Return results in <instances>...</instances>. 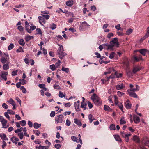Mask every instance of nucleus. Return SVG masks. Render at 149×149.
<instances>
[{
    "instance_id": "nucleus-1",
    "label": "nucleus",
    "mask_w": 149,
    "mask_h": 149,
    "mask_svg": "<svg viewBox=\"0 0 149 149\" xmlns=\"http://www.w3.org/2000/svg\"><path fill=\"white\" fill-rule=\"evenodd\" d=\"M4 56H2L0 59L1 62L3 63H10L9 56L8 54L4 53Z\"/></svg>"
},
{
    "instance_id": "nucleus-2",
    "label": "nucleus",
    "mask_w": 149,
    "mask_h": 149,
    "mask_svg": "<svg viewBox=\"0 0 149 149\" xmlns=\"http://www.w3.org/2000/svg\"><path fill=\"white\" fill-rule=\"evenodd\" d=\"M60 46L57 50V53L60 59H62L65 56V53L62 51L63 46L59 45Z\"/></svg>"
},
{
    "instance_id": "nucleus-3",
    "label": "nucleus",
    "mask_w": 149,
    "mask_h": 149,
    "mask_svg": "<svg viewBox=\"0 0 149 149\" xmlns=\"http://www.w3.org/2000/svg\"><path fill=\"white\" fill-rule=\"evenodd\" d=\"M103 45L104 48L107 50H110L111 51H113L115 49L114 48V45L113 44H108L105 43L102 44Z\"/></svg>"
},
{
    "instance_id": "nucleus-4",
    "label": "nucleus",
    "mask_w": 149,
    "mask_h": 149,
    "mask_svg": "<svg viewBox=\"0 0 149 149\" xmlns=\"http://www.w3.org/2000/svg\"><path fill=\"white\" fill-rule=\"evenodd\" d=\"M90 25L88 24L86 22H83L79 27V29L81 31H84L85 29L89 27Z\"/></svg>"
},
{
    "instance_id": "nucleus-5",
    "label": "nucleus",
    "mask_w": 149,
    "mask_h": 149,
    "mask_svg": "<svg viewBox=\"0 0 149 149\" xmlns=\"http://www.w3.org/2000/svg\"><path fill=\"white\" fill-rule=\"evenodd\" d=\"M8 73L7 72H5L4 71H1L0 74V76L2 78V80H3L5 81L7 80V76L8 75Z\"/></svg>"
},
{
    "instance_id": "nucleus-6",
    "label": "nucleus",
    "mask_w": 149,
    "mask_h": 149,
    "mask_svg": "<svg viewBox=\"0 0 149 149\" xmlns=\"http://www.w3.org/2000/svg\"><path fill=\"white\" fill-rule=\"evenodd\" d=\"M63 117L62 115H60L55 117V122L56 123H61L63 120Z\"/></svg>"
},
{
    "instance_id": "nucleus-7",
    "label": "nucleus",
    "mask_w": 149,
    "mask_h": 149,
    "mask_svg": "<svg viewBox=\"0 0 149 149\" xmlns=\"http://www.w3.org/2000/svg\"><path fill=\"white\" fill-rule=\"evenodd\" d=\"M118 41V40L117 38L116 37L114 38L113 40L110 41V44H113L114 45V44H115L116 47H117L119 45V43L117 42Z\"/></svg>"
},
{
    "instance_id": "nucleus-8",
    "label": "nucleus",
    "mask_w": 149,
    "mask_h": 149,
    "mask_svg": "<svg viewBox=\"0 0 149 149\" xmlns=\"http://www.w3.org/2000/svg\"><path fill=\"white\" fill-rule=\"evenodd\" d=\"M79 103L80 101L78 100L77 102H75L74 104L76 110L77 111H80L79 107Z\"/></svg>"
},
{
    "instance_id": "nucleus-9",
    "label": "nucleus",
    "mask_w": 149,
    "mask_h": 149,
    "mask_svg": "<svg viewBox=\"0 0 149 149\" xmlns=\"http://www.w3.org/2000/svg\"><path fill=\"white\" fill-rule=\"evenodd\" d=\"M116 88L117 90H120L124 88H125V86L123 83H121L120 85L118 84L116 85Z\"/></svg>"
},
{
    "instance_id": "nucleus-10",
    "label": "nucleus",
    "mask_w": 149,
    "mask_h": 149,
    "mask_svg": "<svg viewBox=\"0 0 149 149\" xmlns=\"http://www.w3.org/2000/svg\"><path fill=\"white\" fill-rule=\"evenodd\" d=\"M127 92H128V94L130 96L135 98H137V95L134 92L130 91L128 90H127Z\"/></svg>"
},
{
    "instance_id": "nucleus-11",
    "label": "nucleus",
    "mask_w": 149,
    "mask_h": 149,
    "mask_svg": "<svg viewBox=\"0 0 149 149\" xmlns=\"http://www.w3.org/2000/svg\"><path fill=\"white\" fill-rule=\"evenodd\" d=\"M38 18L39 19V22L41 24L43 25V24H42V22L44 24H45L46 22V21L45 20L44 17L42 16H39L38 17Z\"/></svg>"
},
{
    "instance_id": "nucleus-12",
    "label": "nucleus",
    "mask_w": 149,
    "mask_h": 149,
    "mask_svg": "<svg viewBox=\"0 0 149 149\" xmlns=\"http://www.w3.org/2000/svg\"><path fill=\"white\" fill-rule=\"evenodd\" d=\"M125 107L127 109H130L131 107V104L128 100H127L125 102Z\"/></svg>"
},
{
    "instance_id": "nucleus-13",
    "label": "nucleus",
    "mask_w": 149,
    "mask_h": 149,
    "mask_svg": "<svg viewBox=\"0 0 149 149\" xmlns=\"http://www.w3.org/2000/svg\"><path fill=\"white\" fill-rule=\"evenodd\" d=\"M138 51L144 56L145 55L146 53L147 52H149V51H148L147 49H139L138 50Z\"/></svg>"
},
{
    "instance_id": "nucleus-14",
    "label": "nucleus",
    "mask_w": 149,
    "mask_h": 149,
    "mask_svg": "<svg viewBox=\"0 0 149 149\" xmlns=\"http://www.w3.org/2000/svg\"><path fill=\"white\" fill-rule=\"evenodd\" d=\"M1 124L2 125V128H6L8 127V125H6L7 121L6 120L4 119L3 121H2Z\"/></svg>"
},
{
    "instance_id": "nucleus-15",
    "label": "nucleus",
    "mask_w": 149,
    "mask_h": 149,
    "mask_svg": "<svg viewBox=\"0 0 149 149\" xmlns=\"http://www.w3.org/2000/svg\"><path fill=\"white\" fill-rule=\"evenodd\" d=\"M99 98L98 96L96 94L94 93L91 96V99L94 102Z\"/></svg>"
},
{
    "instance_id": "nucleus-16",
    "label": "nucleus",
    "mask_w": 149,
    "mask_h": 149,
    "mask_svg": "<svg viewBox=\"0 0 149 149\" xmlns=\"http://www.w3.org/2000/svg\"><path fill=\"white\" fill-rule=\"evenodd\" d=\"M115 103L116 105H117L118 106V107L121 110L122 112L123 111V106L121 103L120 102H115Z\"/></svg>"
},
{
    "instance_id": "nucleus-17",
    "label": "nucleus",
    "mask_w": 149,
    "mask_h": 149,
    "mask_svg": "<svg viewBox=\"0 0 149 149\" xmlns=\"http://www.w3.org/2000/svg\"><path fill=\"white\" fill-rule=\"evenodd\" d=\"M0 137L3 140H8V138L6 137V135L3 133L0 134Z\"/></svg>"
},
{
    "instance_id": "nucleus-18",
    "label": "nucleus",
    "mask_w": 149,
    "mask_h": 149,
    "mask_svg": "<svg viewBox=\"0 0 149 149\" xmlns=\"http://www.w3.org/2000/svg\"><path fill=\"white\" fill-rule=\"evenodd\" d=\"M133 120L134 122L136 124L140 122L139 118L136 115L134 116Z\"/></svg>"
},
{
    "instance_id": "nucleus-19",
    "label": "nucleus",
    "mask_w": 149,
    "mask_h": 149,
    "mask_svg": "<svg viewBox=\"0 0 149 149\" xmlns=\"http://www.w3.org/2000/svg\"><path fill=\"white\" fill-rule=\"evenodd\" d=\"M74 4V1L72 0H69L66 2V5L69 7H71Z\"/></svg>"
},
{
    "instance_id": "nucleus-20",
    "label": "nucleus",
    "mask_w": 149,
    "mask_h": 149,
    "mask_svg": "<svg viewBox=\"0 0 149 149\" xmlns=\"http://www.w3.org/2000/svg\"><path fill=\"white\" fill-rule=\"evenodd\" d=\"M134 59L137 62L139 61L142 59V56L140 55H139L137 56H134Z\"/></svg>"
},
{
    "instance_id": "nucleus-21",
    "label": "nucleus",
    "mask_w": 149,
    "mask_h": 149,
    "mask_svg": "<svg viewBox=\"0 0 149 149\" xmlns=\"http://www.w3.org/2000/svg\"><path fill=\"white\" fill-rule=\"evenodd\" d=\"M142 143L144 145L149 147V140H146L145 139H143L142 140Z\"/></svg>"
},
{
    "instance_id": "nucleus-22",
    "label": "nucleus",
    "mask_w": 149,
    "mask_h": 149,
    "mask_svg": "<svg viewBox=\"0 0 149 149\" xmlns=\"http://www.w3.org/2000/svg\"><path fill=\"white\" fill-rule=\"evenodd\" d=\"M11 141L16 144L17 143V141H19V139L15 136H13L11 138Z\"/></svg>"
},
{
    "instance_id": "nucleus-23",
    "label": "nucleus",
    "mask_w": 149,
    "mask_h": 149,
    "mask_svg": "<svg viewBox=\"0 0 149 149\" xmlns=\"http://www.w3.org/2000/svg\"><path fill=\"white\" fill-rule=\"evenodd\" d=\"M141 68L139 66H136L134 68L133 70V72L135 74L137 72L141 70Z\"/></svg>"
},
{
    "instance_id": "nucleus-24",
    "label": "nucleus",
    "mask_w": 149,
    "mask_h": 149,
    "mask_svg": "<svg viewBox=\"0 0 149 149\" xmlns=\"http://www.w3.org/2000/svg\"><path fill=\"white\" fill-rule=\"evenodd\" d=\"M148 31L145 34L144 37L142 38V40H143L147 38L149 36V27L147 28Z\"/></svg>"
},
{
    "instance_id": "nucleus-25",
    "label": "nucleus",
    "mask_w": 149,
    "mask_h": 149,
    "mask_svg": "<svg viewBox=\"0 0 149 149\" xmlns=\"http://www.w3.org/2000/svg\"><path fill=\"white\" fill-rule=\"evenodd\" d=\"M94 102L95 105L99 106L102 104L100 98L95 101Z\"/></svg>"
},
{
    "instance_id": "nucleus-26",
    "label": "nucleus",
    "mask_w": 149,
    "mask_h": 149,
    "mask_svg": "<svg viewBox=\"0 0 149 149\" xmlns=\"http://www.w3.org/2000/svg\"><path fill=\"white\" fill-rule=\"evenodd\" d=\"M33 38V37L32 36L27 35L25 37V39L26 41L28 42L31 39Z\"/></svg>"
},
{
    "instance_id": "nucleus-27",
    "label": "nucleus",
    "mask_w": 149,
    "mask_h": 149,
    "mask_svg": "<svg viewBox=\"0 0 149 149\" xmlns=\"http://www.w3.org/2000/svg\"><path fill=\"white\" fill-rule=\"evenodd\" d=\"M133 139L137 143H139L140 142L139 139L137 136H134L133 137Z\"/></svg>"
},
{
    "instance_id": "nucleus-28",
    "label": "nucleus",
    "mask_w": 149,
    "mask_h": 149,
    "mask_svg": "<svg viewBox=\"0 0 149 149\" xmlns=\"http://www.w3.org/2000/svg\"><path fill=\"white\" fill-rule=\"evenodd\" d=\"M74 123L77 124L79 126H81L82 125V123L80 120H79L77 119H74Z\"/></svg>"
},
{
    "instance_id": "nucleus-29",
    "label": "nucleus",
    "mask_w": 149,
    "mask_h": 149,
    "mask_svg": "<svg viewBox=\"0 0 149 149\" xmlns=\"http://www.w3.org/2000/svg\"><path fill=\"white\" fill-rule=\"evenodd\" d=\"M88 117L90 123H92L95 119L94 118L93 116L91 114H89Z\"/></svg>"
},
{
    "instance_id": "nucleus-30",
    "label": "nucleus",
    "mask_w": 149,
    "mask_h": 149,
    "mask_svg": "<svg viewBox=\"0 0 149 149\" xmlns=\"http://www.w3.org/2000/svg\"><path fill=\"white\" fill-rule=\"evenodd\" d=\"M10 63H6L4 64L3 66V68L4 70H7L9 68V64Z\"/></svg>"
},
{
    "instance_id": "nucleus-31",
    "label": "nucleus",
    "mask_w": 149,
    "mask_h": 149,
    "mask_svg": "<svg viewBox=\"0 0 149 149\" xmlns=\"http://www.w3.org/2000/svg\"><path fill=\"white\" fill-rule=\"evenodd\" d=\"M40 124H38L37 123H35L33 124V127L35 129H37L41 126Z\"/></svg>"
},
{
    "instance_id": "nucleus-32",
    "label": "nucleus",
    "mask_w": 149,
    "mask_h": 149,
    "mask_svg": "<svg viewBox=\"0 0 149 149\" xmlns=\"http://www.w3.org/2000/svg\"><path fill=\"white\" fill-rule=\"evenodd\" d=\"M19 44L21 45L24 46L25 44V42L23 39H20L18 41Z\"/></svg>"
},
{
    "instance_id": "nucleus-33",
    "label": "nucleus",
    "mask_w": 149,
    "mask_h": 149,
    "mask_svg": "<svg viewBox=\"0 0 149 149\" xmlns=\"http://www.w3.org/2000/svg\"><path fill=\"white\" fill-rule=\"evenodd\" d=\"M120 123L121 125L125 124L126 123V121L125 120L124 117H122L120 120Z\"/></svg>"
},
{
    "instance_id": "nucleus-34",
    "label": "nucleus",
    "mask_w": 149,
    "mask_h": 149,
    "mask_svg": "<svg viewBox=\"0 0 149 149\" xmlns=\"http://www.w3.org/2000/svg\"><path fill=\"white\" fill-rule=\"evenodd\" d=\"M19 82L22 85L26 84V81L24 79H20L19 80Z\"/></svg>"
},
{
    "instance_id": "nucleus-35",
    "label": "nucleus",
    "mask_w": 149,
    "mask_h": 149,
    "mask_svg": "<svg viewBox=\"0 0 149 149\" xmlns=\"http://www.w3.org/2000/svg\"><path fill=\"white\" fill-rule=\"evenodd\" d=\"M104 109L105 111H110L111 110V108L109 106L106 105H104Z\"/></svg>"
},
{
    "instance_id": "nucleus-36",
    "label": "nucleus",
    "mask_w": 149,
    "mask_h": 149,
    "mask_svg": "<svg viewBox=\"0 0 149 149\" xmlns=\"http://www.w3.org/2000/svg\"><path fill=\"white\" fill-rule=\"evenodd\" d=\"M14 47V45L13 43H11L8 47V49L9 50H10L13 49Z\"/></svg>"
},
{
    "instance_id": "nucleus-37",
    "label": "nucleus",
    "mask_w": 149,
    "mask_h": 149,
    "mask_svg": "<svg viewBox=\"0 0 149 149\" xmlns=\"http://www.w3.org/2000/svg\"><path fill=\"white\" fill-rule=\"evenodd\" d=\"M132 29L130 28L126 31V34L127 35H129L132 33Z\"/></svg>"
},
{
    "instance_id": "nucleus-38",
    "label": "nucleus",
    "mask_w": 149,
    "mask_h": 149,
    "mask_svg": "<svg viewBox=\"0 0 149 149\" xmlns=\"http://www.w3.org/2000/svg\"><path fill=\"white\" fill-rule=\"evenodd\" d=\"M115 74L116 77L117 78L121 77L122 76V74L121 73H119L117 72H115Z\"/></svg>"
},
{
    "instance_id": "nucleus-39",
    "label": "nucleus",
    "mask_w": 149,
    "mask_h": 149,
    "mask_svg": "<svg viewBox=\"0 0 149 149\" xmlns=\"http://www.w3.org/2000/svg\"><path fill=\"white\" fill-rule=\"evenodd\" d=\"M56 26L54 23L51 24L50 25V28L52 30L54 29L56 27Z\"/></svg>"
},
{
    "instance_id": "nucleus-40",
    "label": "nucleus",
    "mask_w": 149,
    "mask_h": 149,
    "mask_svg": "<svg viewBox=\"0 0 149 149\" xmlns=\"http://www.w3.org/2000/svg\"><path fill=\"white\" fill-rule=\"evenodd\" d=\"M126 73L127 75L129 77L132 76L133 74L132 72L130 70L126 71Z\"/></svg>"
},
{
    "instance_id": "nucleus-41",
    "label": "nucleus",
    "mask_w": 149,
    "mask_h": 149,
    "mask_svg": "<svg viewBox=\"0 0 149 149\" xmlns=\"http://www.w3.org/2000/svg\"><path fill=\"white\" fill-rule=\"evenodd\" d=\"M115 54V53L114 52H112L110 54L109 56V58L111 59L113 58L114 56V55Z\"/></svg>"
},
{
    "instance_id": "nucleus-42",
    "label": "nucleus",
    "mask_w": 149,
    "mask_h": 149,
    "mask_svg": "<svg viewBox=\"0 0 149 149\" xmlns=\"http://www.w3.org/2000/svg\"><path fill=\"white\" fill-rule=\"evenodd\" d=\"M16 52H24V51L22 47L20 46L19 48L17 49Z\"/></svg>"
},
{
    "instance_id": "nucleus-43",
    "label": "nucleus",
    "mask_w": 149,
    "mask_h": 149,
    "mask_svg": "<svg viewBox=\"0 0 149 149\" xmlns=\"http://www.w3.org/2000/svg\"><path fill=\"white\" fill-rule=\"evenodd\" d=\"M36 31L37 32V34H40L41 35H42V33L40 29L37 28L36 29Z\"/></svg>"
},
{
    "instance_id": "nucleus-44",
    "label": "nucleus",
    "mask_w": 149,
    "mask_h": 149,
    "mask_svg": "<svg viewBox=\"0 0 149 149\" xmlns=\"http://www.w3.org/2000/svg\"><path fill=\"white\" fill-rule=\"evenodd\" d=\"M8 102L10 104H11L12 105H14V104H15V103L13 100L12 98H10L8 101Z\"/></svg>"
},
{
    "instance_id": "nucleus-45",
    "label": "nucleus",
    "mask_w": 149,
    "mask_h": 149,
    "mask_svg": "<svg viewBox=\"0 0 149 149\" xmlns=\"http://www.w3.org/2000/svg\"><path fill=\"white\" fill-rule=\"evenodd\" d=\"M20 123L21 125L22 126L25 125L26 123V121L24 120H22L20 122Z\"/></svg>"
},
{
    "instance_id": "nucleus-46",
    "label": "nucleus",
    "mask_w": 149,
    "mask_h": 149,
    "mask_svg": "<svg viewBox=\"0 0 149 149\" xmlns=\"http://www.w3.org/2000/svg\"><path fill=\"white\" fill-rule=\"evenodd\" d=\"M18 136L20 139H22L24 135L23 132H20L18 134Z\"/></svg>"
},
{
    "instance_id": "nucleus-47",
    "label": "nucleus",
    "mask_w": 149,
    "mask_h": 149,
    "mask_svg": "<svg viewBox=\"0 0 149 149\" xmlns=\"http://www.w3.org/2000/svg\"><path fill=\"white\" fill-rule=\"evenodd\" d=\"M20 89L23 93H26V90L24 86H21Z\"/></svg>"
},
{
    "instance_id": "nucleus-48",
    "label": "nucleus",
    "mask_w": 149,
    "mask_h": 149,
    "mask_svg": "<svg viewBox=\"0 0 149 149\" xmlns=\"http://www.w3.org/2000/svg\"><path fill=\"white\" fill-rule=\"evenodd\" d=\"M110 129L111 130H115V125L113 124L111 125L110 127Z\"/></svg>"
},
{
    "instance_id": "nucleus-49",
    "label": "nucleus",
    "mask_w": 149,
    "mask_h": 149,
    "mask_svg": "<svg viewBox=\"0 0 149 149\" xmlns=\"http://www.w3.org/2000/svg\"><path fill=\"white\" fill-rule=\"evenodd\" d=\"M50 68L52 71H54L56 69V67L54 65L52 64L50 65Z\"/></svg>"
},
{
    "instance_id": "nucleus-50",
    "label": "nucleus",
    "mask_w": 149,
    "mask_h": 149,
    "mask_svg": "<svg viewBox=\"0 0 149 149\" xmlns=\"http://www.w3.org/2000/svg\"><path fill=\"white\" fill-rule=\"evenodd\" d=\"M115 138L116 141H121V139L119 136L118 135H115Z\"/></svg>"
},
{
    "instance_id": "nucleus-51",
    "label": "nucleus",
    "mask_w": 149,
    "mask_h": 149,
    "mask_svg": "<svg viewBox=\"0 0 149 149\" xmlns=\"http://www.w3.org/2000/svg\"><path fill=\"white\" fill-rule=\"evenodd\" d=\"M34 133L38 136L40 133V132L38 130H34L33 131Z\"/></svg>"
},
{
    "instance_id": "nucleus-52",
    "label": "nucleus",
    "mask_w": 149,
    "mask_h": 149,
    "mask_svg": "<svg viewBox=\"0 0 149 149\" xmlns=\"http://www.w3.org/2000/svg\"><path fill=\"white\" fill-rule=\"evenodd\" d=\"M117 95L120 97L122 96L124 94V93L121 92L120 91H118L117 92Z\"/></svg>"
},
{
    "instance_id": "nucleus-53",
    "label": "nucleus",
    "mask_w": 149,
    "mask_h": 149,
    "mask_svg": "<svg viewBox=\"0 0 149 149\" xmlns=\"http://www.w3.org/2000/svg\"><path fill=\"white\" fill-rule=\"evenodd\" d=\"M7 112L10 114L14 115L15 114V112L12 110H8Z\"/></svg>"
},
{
    "instance_id": "nucleus-54",
    "label": "nucleus",
    "mask_w": 149,
    "mask_h": 149,
    "mask_svg": "<svg viewBox=\"0 0 149 149\" xmlns=\"http://www.w3.org/2000/svg\"><path fill=\"white\" fill-rule=\"evenodd\" d=\"M59 96L61 98H63L65 97L64 94L61 91H60L59 92Z\"/></svg>"
},
{
    "instance_id": "nucleus-55",
    "label": "nucleus",
    "mask_w": 149,
    "mask_h": 149,
    "mask_svg": "<svg viewBox=\"0 0 149 149\" xmlns=\"http://www.w3.org/2000/svg\"><path fill=\"white\" fill-rule=\"evenodd\" d=\"M18 29L20 31H23L24 30L23 27L21 26H19L18 27Z\"/></svg>"
},
{
    "instance_id": "nucleus-56",
    "label": "nucleus",
    "mask_w": 149,
    "mask_h": 149,
    "mask_svg": "<svg viewBox=\"0 0 149 149\" xmlns=\"http://www.w3.org/2000/svg\"><path fill=\"white\" fill-rule=\"evenodd\" d=\"M71 139L74 142L77 141V138L74 136L71 137Z\"/></svg>"
},
{
    "instance_id": "nucleus-57",
    "label": "nucleus",
    "mask_w": 149,
    "mask_h": 149,
    "mask_svg": "<svg viewBox=\"0 0 149 149\" xmlns=\"http://www.w3.org/2000/svg\"><path fill=\"white\" fill-rule=\"evenodd\" d=\"M87 103L89 107V108L91 109L93 107V105L91 103V102L89 101H88Z\"/></svg>"
},
{
    "instance_id": "nucleus-58",
    "label": "nucleus",
    "mask_w": 149,
    "mask_h": 149,
    "mask_svg": "<svg viewBox=\"0 0 149 149\" xmlns=\"http://www.w3.org/2000/svg\"><path fill=\"white\" fill-rule=\"evenodd\" d=\"M38 86L40 88L43 89L45 87V85L43 84H40Z\"/></svg>"
},
{
    "instance_id": "nucleus-59",
    "label": "nucleus",
    "mask_w": 149,
    "mask_h": 149,
    "mask_svg": "<svg viewBox=\"0 0 149 149\" xmlns=\"http://www.w3.org/2000/svg\"><path fill=\"white\" fill-rule=\"evenodd\" d=\"M55 113L54 111H52L50 114V116L51 117H53L55 116Z\"/></svg>"
},
{
    "instance_id": "nucleus-60",
    "label": "nucleus",
    "mask_w": 149,
    "mask_h": 149,
    "mask_svg": "<svg viewBox=\"0 0 149 149\" xmlns=\"http://www.w3.org/2000/svg\"><path fill=\"white\" fill-rule=\"evenodd\" d=\"M17 70L13 71L12 73V75L13 76L16 75L17 74Z\"/></svg>"
},
{
    "instance_id": "nucleus-61",
    "label": "nucleus",
    "mask_w": 149,
    "mask_h": 149,
    "mask_svg": "<svg viewBox=\"0 0 149 149\" xmlns=\"http://www.w3.org/2000/svg\"><path fill=\"white\" fill-rule=\"evenodd\" d=\"M54 88L55 89H59L60 88V86L58 85L55 84L54 85Z\"/></svg>"
},
{
    "instance_id": "nucleus-62",
    "label": "nucleus",
    "mask_w": 149,
    "mask_h": 149,
    "mask_svg": "<svg viewBox=\"0 0 149 149\" xmlns=\"http://www.w3.org/2000/svg\"><path fill=\"white\" fill-rule=\"evenodd\" d=\"M56 39L58 40H60L63 39V38L61 36L58 35L56 36Z\"/></svg>"
},
{
    "instance_id": "nucleus-63",
    "label": "nucleus",
    "mask_w": 149,
    "mask_h": 149,
    "mask_svg": "<svg viewBox=\"0 0 149 149\" xmlns=\"http://www.w3.org/2000/svg\"><path fill=\"white\" fill-rule=\"evenodd\" d=\"M2 106L4 108L6 109H7L8 107V106L5 103H4L2 104Z\"/></svg>"
},
{
    "instance_id": "nucleus-64",
    "label": "nucleus",
    "mask_w": 149,
    "mask_h": 149,
    "mask_svg": "<svg viewBox=\"0 0 149 149\" xmlns=\"http://www.w3.org/2000/svg\"><path fill=\"white\" fill-rule=\"evenodd\" d=\"M54 147L57 149H59L61 147V145L59 144H56L55 145Z\"/></svg>"
}]
</instances>
